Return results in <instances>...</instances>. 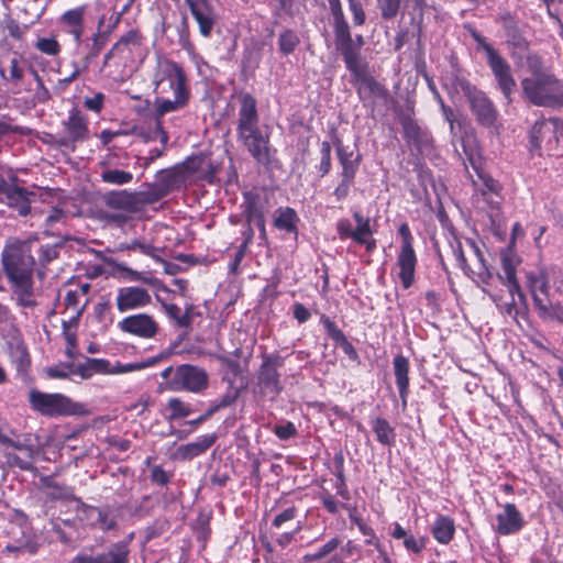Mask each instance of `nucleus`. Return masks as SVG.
<instances>
[{
    "label": "nucleus",
    "mask_w": 563,
    "mask_h": 563,
    "mask_svg": "<svg viewBox=\"0 0 563 563\" xmlns=\"http://www.w3.org/2000/svg\"><path fill=\"white\" fill-rule=\"evenodd\" d=\"M398 233L401 238L400 249L397 255L398 278L404 289H409L415 283L418 258L413 249V236L408 223L399 225Z\"/></svg>",
    "instance_id": "nucleus-13"
},
{
    "label": "nucleus",
    "mask_w": 563,
    "mask_h": 563,
    "mask_svg": "<svg viewBox=\"0 0 563 563\" xmlns=\"http://www.w3.org/2000/svg\"><path fill=\"white\" fill-rule=\"evenodd\" d=\"M145 36L139 29H131L111 46L118 57L134 64L135 57L141 56L144 51Z\"/></svg>",
    "instance_id": "nucleus-20"
},
{
    "label": "nucleus",
    "mask_w": 563,
    "mask_h": 563,
    "mask_svg": "<svg viewBox=\"0 0 563 563\" xmlns=\"http://www.w3.org/2000/svg\"><path fill=\"white\" fill-rule=\"evenodd\" d=\"M137 213L142 212L148 205H154L166 197V190H161L156 184L150 185L147 189L134 191Z\"/></svg>",
    "instance_id": "nucleus-44"
},
{
    "label": "nucleus",
    "mask_w": 563,
    "mask_h": 563,
    "mask_svg": "<svg viewBox=\"0 0 563 563\" xmlns=\"http://www.w3.org/2000/svg\"><path fill=\"white\" fill-rule=\"evenodd\" d=\"M275 510L269 525V533L275 543L282 548H287L296 540V537L302 530V521L297 520L299 508L288 501L279 498L275 503Z\"/></svg>",
    "instance_id": "nucleus-7"
},
{
    "label": "nucleus",
    "mask_w": 563,
    "mask_h": 563,
    "mask_svg": "<svg viewBox=\"0 0 563 563\" xmlns=\"http://www.w3.org/2000/svg\"><path fill=\"white\" fill-rule=\"evenodd\" d=\"M356 93L358 99L363 102L369 98L386 100L389 97L388 89L374 76L367 78V80L362 86H358Z\"/></svg>",
    "instance_id": "nucleus-41"
},
{
    "label": "nucleus",
    "mask_w": 563,
    "mask_h": 563,
    "mask_svg": "<svg viewBox=\"0 0 563 563\" xmlns=\"http://www.w3.org/2000/svg\"><path fill=\"white\" fill-rule=\"evenodd\" d=\"M129 541L112 543L106 551L97 554L96 563H130Z\"/></svg>",
    "instance_id": "nucleus-39"
},
{
    "label": "nucleus",
    "mask_w": 563,
    "mask_h": 563,
    "mask_svg": "<svg viewBox=\"0 0 563 563\" xmlns=\"http://www.w3.org/2000/svg\"><path fill=\"white\" fill-rule=\"evenodd\" d=\"M400 124L404 137L408 144L413 145L418 150L432 145L433 139L431 133L427 129L421 128L411 115H402Z\"/></svg>",
    "instance_id": "nucleus-27"
},
{
    "label": "nucleus",
    "mask_w": 563,
    "mask_h": 563,
    "mask_svg": "<svg viewBox=\"0 0 563 563\" xmlns=\"http://www.w3.org/2000/svg\"><path fill=\"white\" fill-rule=\"evenodd\" d=\"M517 263H518V261L514 255H511L509 253H504L501 255L503 275H498L501 283L504 280L517 278V269H516Z\"/></svg>",
    "instance_id": "nucleus-60"
},
{
    "label": "nucleus",
    "mask_w": 563,
    "mask_h": 563,
    "mask_svg": "<svg viewBox=\"0 0 563 563\" xmlns=\"http://www.w3.org/2000/svg\"><path fill=\"white\" fill-rule=\"evenodd\" d=\"M174 476L173 472L165 471L162 465H153L150 473L152 484L167 486Z\"/></svg>",
    "instance_id": "nucleus-64"
},
{
    "label": "nucleus",
    "mask_w": 563,
    "mask_h": 563,
    "mask_svg": "<svg viewBox=\"0 0 563 563\" xmlns=\"http://www.w3.org/2000/svg\"><path fill=\"white\" fill-rule=\"evenodd\" d=\"M527 67L530 73L529 77H541L552 73L544 66L542 57L534 52L527 55Z\"/></svg>",
    "instance_id": "nucleus-58"
},
{
    "label": "nucleus",
    "mask_w": 563,
    "mask_h": 563,
    "mask_svg": "<svg viewBox=\"0 0 563 563\" xmlns=\"http://www.w3.org/2000/svg\"><path fill=\"white\" fill-rule=\"evenodd\" d=\"M181 179L183 176L177 167L165 169L159 173V178L156 183V186L161 188V190H166L167 196L172 190L179 186Z\"/></svg>",
    "instance_id": "nucleus-49"
},
{
    "label": "nucleus",
    "mask_w": 563,
    "mask_h": 563,
    "mask_svg": "<svg viewBox=\"0 0 563 563\" xmlns=\"http://www.w3.org/2000/svg\"><path fill=\"white\" fill-rule=\"evenodd\" d=\"M526 526L523 514L512 503L501 506V511L496 515L494 530L499 536H511L520 532Z\"/></svg>",
    "instance_id": "nucleus-21"
},
{
    "label": "nucleus",
    "mask_w": 563,
    "mask_h": 563,
    "mask_svg": "<svg viewBox=\"0 0 563 563\" xmlns=\"http://www.w3.org/2000/svg\"><path fill=\"white\" fill-rule=\"evenodd\" d=\"M393 371L395 375V383L399 393V398L401 400V407L402 409H406L410 394V363L408 357L402 354H397L393 358Z\"/></svg>",
    "instance_id": "nucleus-29"
},
{
    "label": "nucleus",
    "mask_w": 563,
    "mask_h": 563,
    "mask_svg": "<svg viewBox=\"0 0 563 563\" xmlns=\"http://www.w3.org/2000/svg\"><path fill=\"white\" fill-rule=\"evenodd\" d=\"M34 47L48 56H57L62 51V46L55 37H40L35 42Z\"/></svg>",
    "instance_id": "nucleus-59"
},
{
    "label": "nucleus",
    "mask_w": 563,
    "mask_h": 563,
    "mask_svg": "<svg viewBox=\"0 0 563 563\" xmlns=\"http://www.w3.org/2000/svg\"><path fill=\"white\" fill-rule=\"evenodd\" d=\"M118 329L126 334L148 340L156 336L159 325L148 313H135L124 317L118 322Z\"/></svg>",
    "instance_id": "nucleus-17"
},
{
    "label": "nucleus",
    "mask_w": 563,
    "mask_h": 563,
    "mask_svg": "<svg viewBox=\"0 0 563 563\" xmlns=\"http://www.w3.org/2000/svg\"><path fill=\"white\" fill-rule=\"evenodd\" d=\"M35 243L33 252L37 254V261L41 266H46L52 261L56 260L59 255V246L57 244H40L37 241H31Z\"/></svg>",
    "instance_id": "nucleus-51"
},
{
    "label": "nucleus",
    "mask_w": 563,
    "mask_h": 563,
    "mask_svg": "<svg viewBox=\"0 0 563 563\" xmlns=\"http://www.w3.org/2000/svg\"><path fill=\"white\" fill-rule=\"evenodd\" d=\"M448 242L464 275L477 284L489 285L493 274L478 243L473 239H465L466 254L461 239L452 227L449 229Z\"/></svg>",
    "instance_id": "nucleus-4"
},
{
    "label": "nucleus",
    "mask_w": 563,
    "mask_h": 563,
    "mask_svg": "<svg viewBox=\"0 0 563 563\" xmlns=\"http://www.w3.org/2000/svg\"><path fill=\"white\" fill-rule=\"evenodd\" d=\"M376 3L380 12V18L384 21H389L399 14L402 0H376Z\"/></svg>",
    "instance_id": "nucleus-54"
},
{
    "label": "nucleus",
    "mask_w": 563,
    "mask_h": 563,
    "mask_svg": "<svg viewBox=\"0 0 563 563\" xmlns=\"http://www.w3.org/2000/svg\"><path fill=\"white\" fill-rule=\"evenodd\" d=\"M131 66L128 60L118 57L117 53L110 48L103 56L100 74L115 82H121L128 76Z\"/></svg>",
    "instance_id": "nucleus-31"
},
{
    "label": "nucleus",
    "mask_w": 563,
    "mask_h": 563,
    "mask_svg": "<svg viewBox=\"0 0 563 563\" xmlns=\"http://www.w3.org/2000/svg\"><path fill=\"white\" fill-rule=\"evenodd\" d=\"M228 389L219 398L212 400L209 405V409L212 410L213 415L220 410L232 407L235 405L240 397V388L234 387L233 379H228Z\"/></svg>",
    "instance_id": "nucleus-46"
},
{
    "label": "nucleus",
    "mask_w": 563,
    "mask_h": 563,
    "mask_svg": "<svg viewBox=\"0 0 563 563\" xmlns=\"http://www.w3.org/2000/svg\"><path fill=\"white\" fill-rule=\"evenodd\" d=\"M522 96L534 107L563 108V81L554 74L521 79Z\"/></svg>",
    "instance_id": "nucleus-6"
},
{
    "label": "nucleus",
    "mask_w": 563,
    "mask_h": 563,
    "mask_svg": "<svg viewBox=\"0 0 563 563\" xmlns=\"http://www.w3.org/2000/svg\"><path fill=\"white\" fill-rule=\"evenodd\" d=\"M206 164V156L202 154L199 155H192L187 157L177 168L179 169L181 176L188 174H197L202 170V167Z\"/></svg>",
    "instance_id": "nucleus-57"
},
{
    "label": "nucleus",
    "mask_w": 563,
    "mask_h": 563,
    "mask_svg": "<svg viewBox=\"0 0 563 563\" xmlns=\"http://www.w3.org/2000/svg\"><path fill=\"white\" fill-rule=\"evenodd\" d=\"M355 177L356 176H340V181L333 190V196L336 201H343L349 197L351 188L355 183Z\"/></svg>",
    "instance_id": "nucleus-62"
},
{
    "label": "nucleus",
    "mask_w": 563,
    "mask_h": 563,
    "mask_svg": "<svg viewBox=\"0 0 563 563\" xmlns=\"http://www.w3.org/2000/svg\"><path fill=\"white\" fill-rule=\"evenodd\" d=\"M319 500L322 507L330 515H336L341 508L349 510V519L351 522L357 526V522H362L363 519L357 515L356 507L347 506L344 503H340L335 495L331 494L328 489H322L319 494Z\"/></svg>",
    "instance_id": "nucleus-40"
},
{
    "label": "nucleus",
    "mask_w": 563,
    "mask_h": 563,
    "mask_svg": "<svg viewBox=\"0 0 563 563\" xmlns=\"http://www.w3.org/2000/svg\"><path fill=\"white\" fill-rule=\"evenodd\" d=\"M455 531L454 519L445 515H439L431 528L433 539L444 545L449 544L454 539Z\"/></svg>",
    "instance_id": "nucleus-38"
},
{
    "label": "nucleus",
    "mask_w": 563,
    "mask_h": 563,
    "mask_svg": "<svg viewBox=\"0 0 563 563\" xmlns=\"http://www.w3.org/2000/svg\"><path fill=\"white\" fill-rule=\"evenodd\" d=\"M526 286L531 295L533 306L538 311L549 301L550 282L549 276L543 271H531L526 273Z\"/></svg>",
    "instance_id": "nucleus-25"
},
{
    "label": "nucleus",
    "mask_w": 563,
    "mask_h": 563,
    "mask_svg": "<svg viewBox=\"0 0 563 563\" xmlns=\"http://www.w3.org/2000/svg\"><path fill=\"white\" fill-rule=\"evenodd\" d=\"M88 9L89 4L82 3L75 8L67 9L57 20L60 31L71 36L77 46L81 45L86 32V14Z\"/></svg>",
    "instance_id": "nucleus-16"
},
{
    "label": "nucleus",
    "mask_w": 563,
    "mask_h": 563,
    "mask_svg": "<svg viewBox=\"0 0 563 563\" xmlns=\"http://www.w3.org/2000/svg\"><path fill=\"white\" fill-rule=\"evenodd\" d=\"M340 544H341V540L338 537L331 538L322 547H320L316 552L306 553L302 556V561L305 563H312L314 561H320L323 558L331 554L333 551H335Z\"/></svg>",
    "instance_id": "nucleus-52"
},
{
    "label": "nucleus",
    "mask_w": 563,
    "mask_h": 563,
    "mask_svg": "<svg viewBox=\"0 0 563 563\" xmlns=\"http://www.w3.org/2000/svg\"><path fill=\"white\" fill-rule=\"evenodd\" d=\"M238 97L240 108L235 129L236 139L258 165L269 167L276 150L271 145L268 128L264 131L260 126L257 101L247 91H241Z\"/></svg>",
    "instance_id": "nucleus-2"
},
{
    "label": "nucleus",
    "mask_w": 563,
    "mask_h": 563,
    "mask_svg": "<svg viewBox=\"0 0 563 563\" xmlns=\"http://www.w3.org/2000/svg\"><path fill=\"white\" fill-rule=\"evenodd\" d=\"M166 408L169 411L167 416L169 421L187 418L195 411L191 404L180 397H170L167 400Z\"/></svg>",
    "instance_id": "nucleus-47"
},
{
    "label": "nucleus",
    "mask_w": 563,
    "mask_h": 563,
    "mask_svg": "<svg viewBox=\"0 0 563 563\" xmlns=\"http://www.w3.org/2000/svg\"><path fill=\"white\" fill-rule=\"evenodd\" d=\"M336 49L342 55L346 69L351 73L352 84L355 90L362 86L367 78L373 75L369 73V66L366 60L361 57L357 49L354 47L353 40L335 44Z\"/></svg>",
    "instance_id": "nucleus-15"
},
{
    "label": "nucleus",
    "mask_w": 563,
    "mask_h": 563,
    "mask_svg": "<svg viewBox=\"0 0 563 563\" xmlns=\"http://www.w3.org/2000/svg\"><path fill=\"white\" fill-rule=\"evenodd\" d=\"M106 99L107 97L103 92H93L92 96H86L84 98L82 106L88 111L99 114L104 107Z\"/></svg>",
    "instance_id": "nucleus-63"
},
{
    "label": "nucleus",
    "mask_w": 563,
    "mask_h": 563,
    "mask_svg": "<svg viewBox=\"0 0 563 563\" xmlns=\"http://www.w3.org/2000/svg\"><path fill=\"white\" fill-rule=\"evenodd\" d=\"M80 510L87 516L97 515V525L103 530L109 531L117 527V520L110 509H101L88 504H81Z\"/></svg>",
    "instance_id": "nucleus-43"
},
{
    "label": "nucleus",
    "mask_w": 563,
    "mask_h": 563,
    "mask_svg": "<svg viewBox=\"0 0 563 563\" xmlns=\"http://www.w3.org/2000/svg\"><path fill=\"white\" fill-rule=\"evenodd\" d=\"M0 76L5 81L13 82L15 85L20 84L24 78L23 60L21 58L13 57L10 60L9 76L5 75L3 69H0Z\"/></svg>",
    "instance_id": "nucleus-53"
},
{
    "label": "nucleus",
    "mask_w": 563,
    "mask_h": 563,
    "mask_svg": "<svg viewBox=\"0 0 563 563\" xmlns=\"http://www.w3.org/2000/svg\"><path fill=\"white\" fill-rule=\"evenodd\" d=\"M471 36L477 43L478 47L485 52L487 64L498 84V88L507 102L511 103L517 84L512 76L509 63L476 30L471 32Z\"/></svg>",
    "instance_id": "nucleus-9"
},
{
    "label": "nucleus",
    "mask_w": 563,
    "mask_h": 563,
    "mask_svg": "<svg viewBox=\"0 0 563 563\" xmlns=\"http://www.w3.org/2000/svg\"><path fill=\"white\" fill-rule=\"evenodd\" d=\"M35 246L31 241H22L7 246L2 253L3 272L16 303L24 308H33L37 303L33 280L36 261L32 254Z\"/></svg>",
    "instance_id": "nucleus-3"
},
{
    "label": "nucleus",
    "mask_w": 563,
    "mask_h": 563,
    "mask_svg": "<svg viewBox=\"0 0 563 563\" xmlns=\"http://www.w3.org/2000/svg\"><path fill=\"white\" fill-rule=\"evenodd\" d=\"M11 364L18 374H26L31 367V355L20 333L12 335L7 342Z\"/></svg>",
    "instance_id": "nucleus-28"
},
{
    "label": "nucleus",
    "mask_w": 563,
    "mask_h": 563,
    "mask_svg": "<svg viewBox=\"0 0 563 563\" xmlns=\"http://www.w3.org/2000/svg\"><path fill=\"white\" fill-rule=\"evenodd\" d=\"M101 180L112 185H125L130 184L133 179V175L130 172L120 169H107L100 175Z\"/></svg>",
    "instance_id": "nucleus-56"
},
{
    "label": "nucleus",
    "mask_w": 563,
    "mask_h": 563,
    "mask_svg": "<svg viewBox=\"0 0 563 563\" xmlns=\"http://www.w3.org/2000/svg\"><path fill=\"white\" fill-rule=\"evenodd\" d=\"M190 13L199 26V33L209 37L217 22L214 7L210 0H185Z\"/></svg>",
    "instance_id": "nucleus-23"
},
{
    "label": "nucleus",
    "mask_w": 563,
    "mask_h": 563,
    "mask_svg": "<svg viewBox=\"0 0 563 563\" xmlns=\"http://www.w3.org/2000/svg\"><path fill=\"white\" fill-rule=\"evenodd\" d=\"M283 365V357L278 354H265L256 375V393L263 399L274 401L283 391L278 368Z\"/></svg>",
    "instance_id": "nucleus-12"
},
{
    "label": "nucleus",
    "mask_w": 563,
    "mask_h": 563,
    "mask_svg": "<svg viewBox=\"0 0 563 563\" xmlns=\"http://www.w3.org/2000/svg\"><path fill=\"white\" fill-rule=\"evenodd\" d=\"M18 176L12 175L10 180L0 178V195L4 197L5 203L15 209L20 216L25 217L31 211V201L35 192L16 185Z\"/></svg>",
    "instance_id": "nucleus-14"
},
{
    "label": "nucleus",
    "mask_w": 563,
    "mask_h": 563,
    "mask_svg": "<svg viewBox=\"0 0 563 563\" xmlns=\"http://www.w3.org/2000/svg\"><path fill=\"white\" fill-rule=\"evenodd\" d=\"M320 323L322 324L327 335L343 351L347 358L356 365H360L361 357L357 350L347 340L346 335L336 325L335 321H333L329 316L322 313L320 316Z\"/></svg>",
    "instance_id": "nucleus-24"
},
{
    "label": "nucleus",
    "mask_w": 563,
    "mask_h": 563,
    "mask_svg": "<svg viewBox=\"0 0 563 563\" xmlns=\"http://www.w3.org/2000/svg\"><path fill=\"white\" fill-rule=\"evenodd\" d=\"M103 203L112 210H120L125 213H137L134 191L111 190L103 196Z\"/></svg>",
    "instance_id": "nucleus-32"
},
{
    "label": "nucleus",
    "mask_w": 563,
    "mask_h": 563,
    "mask_svg": "<svg viewBox=\"0 0 563 563\" xmlns=\"http://www.w3.org/2000/svg\"><path fill=\"white\" fill-rule=\"evenodd\" d=\"M106 22V15L102 14L98 19L97 30L88 38L86 44L87 53L98 57L109 42V32L102 31V25Z\"/></svg>",
    "instance_id": "nucleus-42"
},
{
    "label": "nucleus",
    "mask_w": 563,
    "mask_h": 563,
    "mask_svg": "<svg viewBox=\"0 0 563 563\" xmlns=\"http://www.w3.org/2000/svg\"><path fill=\"white\" fill-rule=\"evenodd\" d=\"M332 144L335 148L336 158L341 166L340 176H356L361 165L362 156L354 155V152L349 146L343 144L336 130L331 133Z\"/></svg>",
    "instance_id": "nucleus-26"
},
{
    "label": "nucleus",
    "mask_w": 563,
    "mask_h": 563,
    "mask_svg": "<svg viewBox=\"0 0 563 563\" xmlns=\"http://www.w3.org/2000/svg\"><path fill=\"white\" fill-rule=\"evenodd\" d=\"M457 86L466 98L470 109L475 117L476 122L484 128L494 129L498 133L500 123L498 122L499 112L494 101L475 85L467 79L457 80Z\"/></svg>",
    "instance_id": "nucleus-8"
},
{
    "label": "nucleus",
    "mask_w": 563,
    "mask_h": 563,
    "mask_svg": "<svg viewBox=\"0 0 563 563\" xmlns=\"http://www.w3.org/2000/svg\"><path fill=\"white\" fill-rule=\"evenodd\" d=\"M209 387V375L203 367L192 364H181L175 367V375L164 385L161 390L188 391L202 394Z\"/></svg>",
    "instance_id": "nucleus-11"
},
{
    "label": "nucleus",
    "mask_w": 563,
    "mask_h": 563,
    "mask_svg": "<svg viewBox=\"0 0 563 563\" xmlns=\"http://www.w3.org/2000/svg\"><path fill=\"white\" fill-rule=\"evenodd\" d=\"M217 439L218 437L216 433L200 435L194 442L179 445L174 453V459L179 461H190L200 456L216 443Z\"/></svg>",
    "instance_id": "nucleus-30"
},
{
    "label": "nucleus",
    "mask_w": 563,
    "mask_h": 563,
    "mask_svg": "<svg viewBox=\"0 0 563 563\" xmlns=\"http://www.w3.org/2000/svg\"><path fill=\"white\" fill-rule=\"evenodd\" d=\"M539 318L543 321L558 322L563 325V303L547 301L538 311Z\"/></svg>",
    "instance_id": "nucleus-50"
},
{
    "label": "nucleus",
    "mask_w": 563,
    "mask_h": 563,
    "mask_svg": "<svg viewBox=\"0 0 563 563\" xmlns=\"http://www.w3.org/2000/svg\"><path fill=\"white\" fill-rule=\"evenodd\" d=\"M333 18L334 44L353 40L350 25L345 19L341 0H328Z\"/></svg>",
    "instance_id": "nucleus-34"
},
{
    "label": "nucleus",
    "mask_w": 563,
    "mask_h": 563,
    "mask_svg": "<svg viewBox=\"0 0 563 563\" xmlns=\"http://www.w3.org/2000/svg\"><path fill=\"white\" fill-rule=\"evenodd\" d=\"M221 169V165L206 157V164L198 175V179L213 185L217 181V175Z\"/></svg>",
    "instance_id": "nucleus-61"
},
{
    "label": "nucleus",
    "mask_w": 563,
    "mask_h": 563,
    "mask_svg": "<svg viewBox=\"0 0 563 563\" xmlns=\"http://www.w3.org/2000/svg\"><path fill=\"white\" fill-rule=\"evenodd\" d=\"M154 118L185 109L191 99V87L185 68L176 60L165 58L157 63L153 79Z\"/></svg>",
    "instance_id": "nucleus-1"
},
{
    "label": "nucleus",
    "mask_w": 563,
    "mask_h": 563,
    "mask_svg": "<svg viewBox=\"0 0 563 563\" xmlns=\"http://www.w3.org/2000/svg\"><path fill=\"white\" fill-rule=\"evenodd\" d=\"M152 303V297L147 289L140 286H125L117 290L115 307L123 313L137 310Z\"/></svg>",
    "instance_id": "nucleus-19"
},
{
    "label": "nucleus",
    "mask_w": 563,
    "mask_h": 563,
    "mask_svg": "<svg viewBox=\"0 0 563 563\" xmlns=\"http://www.w3.org/2000/svg\"><path fill=\"white\" fill-rule=\"evenodd\" d=\"M40 483L42 487L49 489L46 493V498L49 501L76 499L74 487L55 482L54 475H41Z\"/></svg>",
    "instance_id": "nucleus-36"
},
{
    "label": "nucleus",
    "mask_w": 563,
    "mask_h": 563,
    "mask_svg": "<svg viewBox=\"0 0 563 563\" xmlns=\"http://www.w3.org/2000/svg\"><path fill=\"white\" fill-rule=\"evenodd\" d=\"M216 358L225 367V374L222 378L224 382H228V379L234 382L236 377L241 376L242 367L238 360L222 354H217Z\"/></svg>",
    "instance_id": "nucleus-55"
},
{
    "label": "nucleus",
    "mask_w": 563,
    "mask_h": 563,
    "mask_svg": "<svg viewBox=\"0 0 563 563\" xmlns=\"http://www.w3.org/2000/svg\"><path fill=\"white\" fill-rule=\"evenodd\" d=\"M300 44L297 32L292 29H285L278 36L279 52L284 56L292 54Z\"/></svg>",
    "instance_id": "nucleus-48"
},
{
    "label": "nucleus",
    "mask_w": 563,
    "mask_h": 563,
    "mask_svg": "<svg viewBox=\"0 0 563 563\" xmlns=\"http://www.w3.org/2000/svg\"><path fill=\"white\" fill-rule=\"evenodd\" d=\"M63 126L66 135L58 140V144L65 147L75 148V144L84 142L88 139V119L77 108H73L69 111V115L66 121L63 122Z\"/></svg>",
    "instance_id": "nucleus-18"
},
{
    "label": "nucleus",
    "mask_w": 563,
    "mask_h": 563,
    "mask_svg": "<svg viewBox=\"0 0 563 563\" xmlns=\"http://www.w3.org/2000/svg\"><path fill=\"white\" fill-rule=\"evenodd\" d=\"M529 144L531 151L541 154L543 147L552 150L556 145L555 129L552 118L537 120L529 131Z\"/></svg>",
    "instance_id": "nucleus-22"
},
{
    "label": "nucleus",
    "mask_w": 563,
    "mask_h": 563,
    "mask_svg": "<svg viewBox=\"0 0 563 563\" xmlns=\"http://www.w3.org/2000/svg\"><path fill=\"white\" fill-rule=\"evenodd\" d=\"M27 401L32 411L46 418L87 416V405L71 399L62 393H44L38 389H31Z\"/></svg>",
    "instance_id": "nucleus-5"
},
{
    "label": "nucleus",
    "mask_w": 563,
    "mask_h": 563,
    "mask_svg": "<svg viewBox=\"0 0 563 563\" xmlns=\"http://www.w3.org/2000/svg\"><path fill=\"white\" fill-rule=\"evenodd\" d=\"M369 424L376 441L385 448L391 449L397 442V432L394 426L384 417L371 418Z\"/></svg>",
    "instance_id": "nucleus-35"
},
{
    "label": "nucleus",
    "mask_w": 563,
    "mask_h": 563,
    "mask_svg": "<svg viewBox=\"0 0 563 563\" xmlns=\"http://www.w3.org/2000/svg\"><path fill=\"white\" fill-rule=\"evenodd\" d=\"M461 146L466 161L476 172L478 179L482 181V187L479 188L481 196L490 209H499L503 202L501 184L484 170L482 166V156L476 145H472L464 137H461Z\"/></svg>",
    "instance_id": "nucleus-10"
},
{
    "label": "nucleus",
    "mask_w": 563,
    "mask_h": 563,
    "mask_svg": "<svg viewBox=\"0 0 563 563\" xmlns=\"http://www.w3.org/2000/svg\"><path fill=\"white\" fill-rule=\"evenodd\" d=\"M299 221L297 212L290 207L278 208L274 218V225L278 230L292 233L297 232V222Z\"/></svg>",
    "instance_id": "nucleus-45"
},
{
    "label": "nucleus",
    "mask_w": 563,
    "mask_h": 563,
    "mask_svg": "<svg viewBox=\"0 0 563 563\" xmlns=\"http://www.w3.org/2000/svg\"><path fill=\"white\" fill-rule=\"evenodd\" d=\"M501 24L505 30L507 44L519 52H526L529 49L530 43L525 37L518 22L510 13L501 15Z\"/></svg>",
    "instance_id": "nucleus-33"
},
{
    "label": "nucleus",
    "mask_w": 563,
    "mask_h": 563,
    "mask_svg": "<svg viewBox=\"0 0 563 563\" xmlns=\"http://www.w3.org/2000/svg\"><path fill=\"white\" fill-rule=\"evenodd\" d=\"M86 364L88 365L89 371L91 372V375H113V374H122V373H129L135 368H139L140 366L134 364H121L117 363L115 366H112L109 360L106 358H93V357H86Z\"/></svg>",
    "instance_id": "nucleus-37"
}]
</instances>
